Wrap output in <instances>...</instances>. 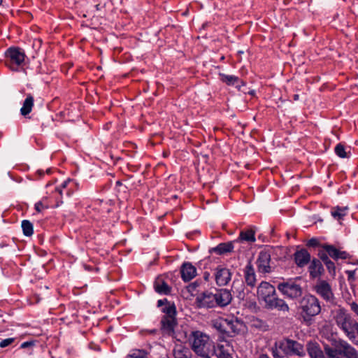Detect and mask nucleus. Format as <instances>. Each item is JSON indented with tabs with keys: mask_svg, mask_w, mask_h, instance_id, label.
<instances>
[{
	"mask_svg": "<svg viewBox=\"0 0 358 358\" xmlns=\"http://www.w3.org/2000/svg\"><path fill=\"white\" fill-rule=\"evenodd\" d=\"M216 300L214 293L206 291L199 294L196 299L195 303L199 308H212L216 307Z\"/></svg>",
	"mask_w": 358,
	"mask_h": 358,
	"instance_id": "13",
	"label": "nucleus"
},
{
	"mask_svg": "<svg viewBox=\"0 0 358 358\" xmlns=\"http://www.w3.org/2000/svg\"><path fill=\"white\" fill-rule=\"evenodd\" d=\"M47 173H50V169H48V170H47Z\"/></svg>",
	"mask_w": 358,
	"mask_h": 358,
	"instance_id": "53",
	"label": "nucleus"
},
{
	"mask_svg": "<svg viewBox=\"0 0 358 358\" xmlns=\"http://www.w3.org/2000/svg\"><path fill=\"white\" fill-rule=\"evenodd\" d=\"M24 52L18 47H10L6 52V65L13 71H17L25 59Z\"/></svg>",
	"mask_w": 358,
	"mask_h": 358,
	"instance_id": "9",
	"label": "nucleus"
},
{
	"mask_svg": "<svg viewBox=\"0 0 358 358\" xmlns=\"http://www.w3.org/2000/svg\"><path fill=\"white\" fill-rule=\"evenodd\" d=\"M322 261L319 258L313 257L310 259L308 266V272L312 278L320 277L324 273V269L322 265Z\"/></svg>",
	"mask_w": 358,
	"mask_h": 358,
	"instance_id": "19",
	"label": "nucleus"
},
{
	"mask_svg": "<svg viewBox=\"0 0 358 358\" xmlns=\"http://www.w3.org/2000/svg\"><path fill=\"white\" fill-rule=\"evenodd\" d=\"M348 280H354L355 278V271H346Z\"/></svg>",
	"mask_w": 358,
	"mask_h": 358,
	"instance_id": "42",
	"label": "nucleus"
},
{
	"mask_svg": "<svg viewBox=\"0 0 358 358\" xmlns=\"http://www.w3.org/2000/svg\"><path fill=\"white\" fill-rule=\"evenodd\" d=\"M357 334H358V332H357Z\"/></svg>",
	"mask_w": 358,
	"mask_h": 358,
	"instance_id": "57",
	"label": "nucleus"
},
{
	"mask_svg": "<svg viewBox=\"0 0 358 358\" xmlns=\"http://www.w3.org/2000/svg\"><path fill=\"white\" fill-rule=\"evenodd\" d=\"M204 357V358H210L208 356H207V357Z\"/></svg>",
	"mask_w": 358,
	"mask_h": 358,
	"instance_id": "56",
	"label": "nucleus"
},
{
	"mask_svg": "<svg viewBox=\"0 0 358 358\" xmlns=\"http://www.w3.org/2000/svg\"><path fill=\"white\" fill-rule=\"evenodd\" d=\"M154 288L156 292L168 295L170 294L171 288L169 286L166 282L162 278H157L154 282Z\"/></svg>",
	"mask_w": 358,
	"mask_h": 358,
	"instance_id": "24",
	"label": "nucleus"
},
{
	"mask_svg": "<svg viewBox=\"0 0 358 358\" xmlns=\"http://www.w3.org/2000/svg\"><path fill=\"white\" fill-rule=\"evenodd\" d=\"M273 248L267 247L261 250L256 262L257 270L261 273H268L272 271L271 264V253Z\"/></svg>",
	"mask_w": 358,
	"mask_h": 358,
	"instance_id": "10",
	"label": "nucleus"
},
{
	"mask_svg": "<svg viewBox=\"0 0 358 358\" xmlns=\"http://www.w3.org/2000/svg\"><path fill=\"white\" fill-rule=\"evenodd\" d=\"M317 252H322L336 261L338 259H347L349 257V254L347 252L341 251L334 245L327 243H324L323 245H322V249H319Z\"/></svg>",
	"mask_w": 358,
	"mask_h": 358,
	"instance_id": "15",
	"label": "nucleus"
},
{
	"mask_svg": "<svg viewBox=\"0 0 358 358\" xmlns=\"http://www.w3.org/2000/svg\"><path fill=\"white\" fill-rule=\"evenodd\" d=\"M34 96L31 94H28L23 102L22 107L20 109V113L22 115L26 116L31 112L34 106Z\"/></svg>",
	"mask_w": 358,
	"mask_h": 358,
	"instance_id": "27",
	"label": "nucleus"
},
{
	"mask_svg": "<svg viewBox=\"0 0 358 358\" xmlns=\"http://www.w3.org/2000/svg\"><path fill=\"white\" fill-rule=\"evenodd\" d=\"M181 278L189 282L196 275V268L190 262H184L180 268Z\"/></svg>",
	"mask_w": 358,
	"mask_h": 358,
	"instance_id": "21",
	"label": "nucleus"
},
{
	"mask_svg": "<svg viewBox=\"0 0 358 358\" xmlns=\"http://www.w3.org/2000/svg\"><path fill=\"white\" fill-rule=\"evenodd\" d=\"M244 278L248 286L254 287L256 285V274L252 264L249 262L244 268Z\"/></svg>",
	"mask_w": 358,
	"mask_h": 358,
	"instance_id": "23",
	"label": "nucleus"
},
{
	"mask_svg": "<svg viewBox=\"0 0 358 358\" xmlns=\"http://www.w3.org/2000/svg\"><path fill=\"white\" fill-rule=\"evenodd\" d=\"M232 273L231 270L222 265L217 266L214 272V278L218 286L227 285L231 280Z\"/></svg>",
	"mask_w": 358,
	"mask_h": 358,
	"instance_id": "14",
	"label": "nucleus"
},
{
	"mask_svg": "<svg viewBox=\"0 0 358 358\" xmlns=\"http://www.w3.org/2000/svg\"><path fill=\"white\" fill-rule=\"evenodd\" d=\"M255 234L256 231L253 227L244 229L240 231L238 237L234 240V242L236 243L246 242L252 244L256 241Z\"/></svg>",
	"mask_w": 358,
	"mask_h": 358,
	"instance_id": "20",
	"label": "nucleus"
},
{
	"mask_svg": "<svg viewBox=\"0 0 358 358\" xmlns=\"http://www.w3.org/2000/svg\"><path fill=\"white\" fill-rule=\"evenodd\" d=\"M317 256L326 266L329 274L334 276L336 274V266L334 262H332L327 255L322 252H317Z\"/></svg>",
	"mask_w": 358,
	"mask_h": 358,
	"instance_id": "25",
	"label": "nucleus"
},
{
	"mask_svg": "<svg viewBox=\"0 0 358 358\" xmlns=\"http://www.w3.org/2000/svg\"><path fill=\"white\" fill-rule=\"evenodd\" d=\"M44 203H48V200L47 201H44Z\"/></svg>",
	"mask_w": 358,
	"mask_h": 358,
	"instance_id": "55",
	"label": "nucleus"
},
{
	"mask_svg": "<svg viewBox=\"0 0 358 358\" xmlns=\"http://www.w3.org/2000/svg\"><path fill=\"white\" fill-rule=\"evenodd\" d=\"M351 310L357 315H358V304L355 302H352L350 304Z\"/></svg>",
	"mask_w": 358,
	"mask_h": 358,
	"instance_id": "43",
	"label": "nucleus"
},
{
	"mask_svg": "<svg viewBox=\"0 0 358 358\" xmlns=\"http://www.w3.org/2000/svg\"><path fill=\"white\" fill-rule=\"evenodd\" d=\"M258 358H270L266 354H261Z\"/></svg>",
	"mask_w": 358,
	"mask_h": 358,
	"instance_id": "47",
	"label": "nucleus"
},
{
	"mask_svg": "<svg viewBox=\"0 0 358 358\" xmlns=\"http://www.w3.org/2000/svg\"><path fill=\"white\" fill-rule=\"evenodd\" d=\"M264 303V308L268 310H277L281 312H288L289 310L287 303L282 299L278 297L276 291L271 298H268Z\"/></svg>",
	"mask_w": 358,
	"mask_h": 358,
	"instance_id": "12",
	"label": "nucleus"
},
{
	"mask_svg": "<svg viewBox=\"0 0 358 358\" xmlns=\"http://www.w3.org/2000/svg\"><path fill=\"white\" fill-rule=\"evenodd\" d=\"M299 315L305 324L310 325L314 317L321 313V305L319 299L314 295H304L299 302Z\"/></svg>",
	"mask_w": 358,
	"mask_h": 358,
	"instance_id": "2",
	"label": "nucleus"
},
{
	"mask_svg": "<svg viewBox=\"0 0 358 358\" xmlns=\"http://www.w3.org/2000/svg\"><path fill=\"white\" fill-rule=\"evenodd\" d=\"M197 285V282H195L192 284V285L196 286Z\"/></svg>",
	"mask_w": 358,
	"mask_h": 358,
	"instance_id": "51",
	"label": "nucleus"
},
{
	"mask_svg": "<svg viewBox=\"0 0 358 358\" xmlns=\"http://www.w3.org/2000/svg\"><path fill=\"white\" fill-rule=\"evenodd\" d=\"M40 176H43L44 174V171H42V170H38L37 172H36Z\"/></svg>",
	"mask_w": 358,
	"mask_h": 358,
	"instance_id": "48",
	"label": "nucleus"
},
{
	"mask_svg": "<svg viewBox=\"0 0 358 358\" xmlns=\"http://www.w3.org/2000/svg\"><path fill=\"white\" fill-rule=\"evenodd\" d=\"M348 210V207L336 206L332 209L331 215L337 220H341L347 215Z\"/></svg>",
	"mask_w": 358,
	"mask_h": 358,
	"instance_id": "29",
	"label": "nucleus"
},
{
	"mask_svg": "<svg viewBox=\"0 0 358 358\" xmlns=\"http://www.w3.org/2000/svg\"><path fill=\"white\" fill-rule=\"evenodd\" d=\"M203 278L205 282H209V280L212 278V276L208 271H205L203 274Z\"/></svg>",
	"mask_w": 358,
	"mask_h": 358,
	"instance_id": "44",
	"label": "nucleus"
},
{
	"mask_svg": "<svg viewBox=\"0 0 358 358\" xmlns=\"http://www.w3.org/2000/svg\"><path fill=\"white\" fill-rule=\"evenodd\" d=\"M7 246H8V243H6L3 240L0 241V248L7 247Z\"/></svg>",
	"mask_w": 358,
	"mask_h": 358,
	"instance_id": "46",
	"label": "nucleus"
},
{
	"mask_svg": "<svg viewBox=\"0 0 358 358\" xmlns=\"http://www.w3.org/2000/svg\"><path fill=\"white\" fill-rule=\"evenodd\" d=\"M338 327L341 329L350 341L355 338V333H358V323L343 310H339L335 316Z\"/></svg>",
	"mask_w": 358,
	"mask_h": 358,
	"instance_id": "5",
	"label": "nucleus"
},
{
	"mask_svg": "<svg viewBox=\"0 0 358 358\" xmlns=\"http://www.w3.org/2000/svg\"><path fill=\"white\" fill-rule=\"evenodd\" d=\"M122 182H121L120 180H117V181L116 182V186H120V185H122Z\"/></svg>",
	"mask_w": 358,
	"mask_h": 358,
	"instance_id": "50",
	"label": "nucleus"
},
{
	"mask_svg": "<svg viewBox=\"0 0 358 358\" xmlns=\"http://www.w3.org/2000/svg\"><path fill=\"white\" fill-rule=\"evenodd\" d=\"M212 327L220 334L218 340L225 341L227 338H233L241 334L244 323L234 316L227 318L220 317L212 320Z\"/></svg>",
	"mask_w": 358,
	"mask_h": 358,
	"instance_id": "1",
	"label": "nucleus"
},
{
	"mask_svg": "<svg viewBox=\"0 0 358 358\" xmlns=\"http://www.w3.org/2000/svg\"><path fill=\"white\" fill-rule=\"evenodd\" d=\"M334 151L336 155L341 158H348L350 157V152H346L345 148L342 143L337 144Z\"/></svg>",
	"mask_w": 358,
	"mask_h": 358,
	"instance_id": "31",
	"label": "nucleus"
},
{
	"mask_svg": "<svg viewBox=\"0 0 358 358\" xmlns=\"http://www.w3.org/2000/svg\"><path fill=\"white\" fill-rule=\"evenodd\" d=\"M214 294L216 300V307H225L232 301V294L231 291L227 289L222 288L217 289Z\"/></svg>",
	"mask_w": 358,
	"mask_h": 358,
	"instance_id": "17",
	"label": "nucleus"
},
{
	"mask_svg": "<svg viewBox=\"0 0 358 358\" xmlns=\"http://www.w3.org/2000/svg\"><path fill=\"white\" fill-rule=\"evenodd\" d=\"M275 345L279 348L282 352L286 356H299L305 355L304 345L288 337H284L282 339L275 341Z\"/></svg>",
	"mask_w": 358,
	"mask_h": 358,
	"instance_id": "7",
	"label": "nucleus"
},
{
	"mask_svg": "<svg viewBox=\"0 0 358 358\" xmlns=\"http://www.w3.org/2000/svg\"><path fill=\"white\" fill-rule=\"evenodd\" d=\"M148 353L145 350L134 349L126 358H147Z\"/></svg>",
	"mask_w": 358,
	"mask_h": 358,
	"instance_id": "34",
	"label": "nucleus"
},
{
	"mask_svg": "<svg viewBox=\"0 0 358 358\" xmlns=\"http://www.w3.org/2000/svg\"><path fill=\"white\" fill-rule=\"evenodd\" d=\"M241 291L239 292L238 297L241 299H243L245 296V294L243 292L244 285L243 284L241 285Z\"/></svg>",
	"mask_w": 358,
	"mask_h": 358,
	"instance_id": "45",
	"label": "nucleus"
},
{
	"mask_svg": "<svg viewBox=\"0 0 358 358\" xmlns=\"http://www.w3.org/2000/svg\"><path fill=\"white\" fill-rule=\"evenodd\" d=\"M175 358H188L185 354V351L182 350H176L174 352Z\"/></svg>",
	"mask_w": 358,
	"mask_h": 358,
	"instance_id": "39",
	"label": "nucleus"
},
{
	"mask_svg": "<svg viewBox=\"0 0 358 358\" xmlns=\"http://www.w3.org/2000/svg\"><path fill=\"white\" fill-rule=\"evenodd\" d=\"M192 350L201 357H207L209 352V336L200 331H193L189 338Z\"/></svg>",
	"mask_w": 358,
	"mask_h": 358,
	"instance_id": "6",
	"label": "nucleus"
},
{
	"mask_svg": "<svg viewBox=\"0 0 358 358\" xmlns=\"http://www.w3.org/2000/svg\"><path fill=\"white\" fill-rule=\"evenodd\" d=\"M280 350L279 349L278 347H277L275 345V343H274V345L271 348V352H272V355L273 357V358H285V355H282L280 354Z\"/></svg>",
	"mask_w": 358,
	"mask_h": 358,
	"instance_id": "37",
	"label": "nucleus"
},
{
	"mask_svg": "<svg viewBox=\"0 0 358 358\" xmlns=\"http://www.w3.org/2000/svg\"><path fill=\"white\" fill-rule=\"evenodd\" d=\"M99 4L96 5V8L97 10H99Z\"/></svg>",
	"mask_w": 358,
	"mask_h": 358,
	"instance_id": "52",
	"label": "nucleus"
},
{
	"mask_svg": "<svg viewBox=\"0 0 358 358\" xmlns=\"http://www.w3.org/2000/svg\"><path fill=\"white\" fill-rule=\"evenodd\" d=\"M15 338H8L2 340L0 342V348H6V347L11 345L15 341Z\"/></svg>",
	"mask_w": 358,
	"mask_h": 358,
	"instance_id": "38",
	"label": "nucleus"
},
{
	"mask_svg": "<svg viewBox=\"0 0 358 358\" xmlns=\"http://www.w3.org/2000/svg\"><path fill=\"white\" fill-rule=\"evenodd\" d=\"M47 197H43L42 200L35 203L34 208L38 213L42 212L45 209H48L49 208L48 203H44V201H47Z\"/></svg>",
	"mask_w": 358,
	"mask_h": 358,
	"instance_id": "35",
	"label": "nucleus"
},
{
	"mask_svg": "<svg viewBox=\"0 0 358 358\" xmlns=\"http://www.w3.org/2000/svg\"><path fill=\"white\" fill-rule=\"evenodd\" d=\"M72 182L73 180L71 179L66 180L62 183V185L59 187H56L55 191L57 192L61 196H62L64 192L67 196H70V190L66 189L67 188L68 185Z\"/></svg>",
	"mask_w": 358,
	"mask_h": 358,
	"instance_id": "33",
	"label": "nucleus"
},
{
	"mask_svg": "<svg viewBox=\"0 0 358 358\" xmlns=\"http://www.w3.org/2000/svg\"><path fill=\"white\" fill-rule=\"evenodd\" d=\"M307 352L310 358H317L324 355L320 345L316 342H308L306 345Z\"/></svg>",
	"mask_w": 358,
	"mask_h": 358,
	"instance_id": "26",
	"label": "nucleus"
},
{
	"mask_svg": "<svg viewBox=\"0 0 358 358\" xmlns=\"http://www.w3.org/2000/svg\"><path fill=\"white\" fill-rule=\"evenodd\" d=\"M293 99H294V101L299 100V94H294V96H293Z\"/></svg>",
	"mask_w": 358,
	"mask_h": 358,
	"instance_id": "49",
	"label": "nucleus"
},
{
	"mask_svg": "<svg viewBox=\"0 0 358 358\" xmlns=\"http://www.w3.org/2000/svg\"><path fill=\"white\" fill-rule=\"evenodd\" d=\"M219 77L222 83H224L227 85H236L241 82L239 78L236 76L226 75L224 73H219ZM241 83L244 84L243 81Z\"/></svg>",
	"mask_w": 358,
	"mask_h": 358,
	"instance_id": "28",
	"label": "nucleus"
},
{
	"mask_svg": "<svg viewBox=\"0 0 358 358\" xmlns=\"http://www.w3.org/2000/svg\"><path fill=\"white\" fill-rule=\"evenodd\" d=\"M310 259V254L306 248L297 250L294 254V262L299 268L305 267L309 264Z\"/></svg>",
	"mask_w": 358,
	"mask_h": 358,
	"instance_id": "18",
	"label": "nucleus"
},
{
	"mask_svg": "<svg viewBox=\"0 0 358 358\" xmlns=\"http://www.w3.org/2000/svg\"><path fill=\"white\" fill-rule=\"evenodd\" d=\"M323 244L324 243H321L317 238H312L308 241L306 245L308 248H319V249H322Z\"/></svg>",
	"mask_w": 358,
	"mask_h": 358,
	"instance_id": "36",
	"label": "nucleus"
},
{
	"mask_svg": "<svg viewBox=\"0 0 358 358\" xmlns=\"http://www.w3.org/2000/svg\"><path fill=\"white\" fill-rule=\"evenodd\" d=\"M22 229L23 234L26 236H31L34 233L33 224L27 220L22 221Z\"/></svg>",
	"mask_w": 358,
	"mask_h": 358,
	"instance_id": "30",
	"label": "nucleus"
},
{
	"mask_svg": "<svg viewBox=\"0 0 358 358\" xmlns=\"http://www.w3.org/2000/svg\"><path fill=\"white\" fill-rule=\"evenodd\" d=\"M34 345H35V341H26V342H24V343H22L21 344L20 348L25 349V348H27L33 347V346H34Z\"/></svg>",
	"mask_w": 358,
	"mask_h": 358,
	"instance_id": "40",
	"label": "nucleus"
},
{
	"mask_svg": "<svg viewBox=\"0 0 358 358\" xmlns=\"http://www.w3.org/2000/svg\"><path fill=\"white\" fill-rule=\"evenodd\" d=\"M3 0H0V5L3 3Z\"/></svg>",
	"mask_w": 358,
	"mask_h": 358,
	"instance_id": "54",
	"label": "nucleus"
},
{
	"mask_svg": "<svg viewBox=\"0 0 358 358\" xmlns=\"http://www.w3.org/2000/svg\"><path fill=\"white\" fill-rule=\"evenodd\" d=\"M275 288L273 285L266 281H262L257 287V295L259 302L266 301L268 298H271L274 294Z\"/></svg>",
	"mask_w": 358,
	"mask_h": 358,
	"instance_id": "16",
	"label": "nucleus"
},
{
	"mask_svg": "<svg viewBox=\"0 0 358 358\" xmlns=\"http://www.w3.org/2000/svg\"><path fill=\"white\" fill-rule=\"evenodd\" d=\"M217 358H233L232 355L225 349L222 345H219L215 350Z\"/></svg>",
	"mask_w": 358,
	"mask_h": 358,
	"instance_id": "32",
	"label": "nucleus"
},
{
	"mask_svg": "<svg viewBox=\"0 0 358 358\" xmlns=\"http://www.w3.org/2000/svg\"><path fill=\"white\" fill-rule=\"evenodd\" d=\"M327 358H358V351L343 339L335 341L333 347H325Z\"/></svg>",
	"mask_w": 358,
	"mask_h": 358,
	"instance_id": "3",
	"label": "nucleus"
},
{
	"mask_svg": "<svg viewBox=\"0 0 358 358\" xmlns=\"http://www.w3.org/2000/svg\"><path fill=\"white\" fill-rule=\"evenodd\" d=\"M316 293L320 296L327 303L334 304L335 303L334 294L332 292L331 287L326 280H320L315 287Z\"/></svg>",
	"mask_w": 358,
	"mask_h": 358,
	"instance_id": "11",
	"label": "nucleus"
},
{
	"mask_svg": "<svg viewBox=\"0 0 358 358\" xmlns=\"http://www.w3.org/2000/svg\"><path fill=\"white\" fill-rule=\"evenodd\" d=\"M162 311L164 315L160 320V332L163 336L173 337L178 325L176 307L175 304L168 305L163 307Z\"/></svg>",
	"mask_w": 358,
	"mask_h": 358,
	"instance_id": "4",
	"label": "nucleus"
},
{
	"mask_svg": "<svg viewBox=\"0 0 358 358\" xmlns=\"http://www.w3.org/2000/svg\"><path fill=\"white\" fill-rule=\"evenodd\" d=\"M277 287L284 296L291 299L299 298L303 293L301 285L292 279L278 283Z\"/></svg>",
	"mask_w": 358,
	"mask_h": 358,
	"instance_id": "8",
	"label": "nucleus"
},
{
	"mask_svg": "<svg viewBox=\"0 0 358 358\" xmlns=\"http://www.w3.org/2000/svg\"><path fill=\"white\" fill-rule=\"evenodd\" d=\"M234 241H229L225 243H221L216 247L212 248L210 250V252H214L219 255H222L227 253L231 252L234 248Z\"/></svg>",
	"mask_w": 358,
	"mask_h": 358,
	"instance_id": "22",
	"label": "nucleus"
},
{
	"mask_svg": "<svg viewBox=\"0 0 358 358\" xmlns=\"http://www.w3.org/2000/svg\"><path fill=\"white\" fill-rule=\"evenodd\" d=\"M173 303H170L166 299H159L157 301V306L158 307H162L164 305H165V306H167L168 305H173Z\"/></svg>",
	"mask_w": 358,
	"mask_h": 358,
	"instance_id": "41",
	"label": "nucleus"
}]
</instances>
